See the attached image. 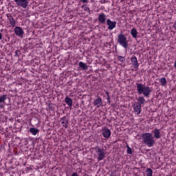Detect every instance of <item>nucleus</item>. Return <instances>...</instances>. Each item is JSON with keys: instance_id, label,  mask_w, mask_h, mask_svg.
<instances>
[{"instance_id": "obj_1", "label": "nucleus", "mask_w": 176, "mask_h": 176, "mask_svg": "<svg viewBox=\"0 0 176 176\" xmlns=\"http://www.w3.org/2000/svg\"><path fill=\"white\" fill-rule=\"evenodd\" d=\"M136 88L138 94H142L144 97H146L147 98H148L149 96H151V94L153 90L152 87H149L148 85L138 82L136 83Z\"/></svg>"}, {"instance_id": "obj_2", "label": "nucleus", "mask_w": 176, "mask_h": 176, "mask_svg": "<svg viewBox=\"0 0 176 176\" xmlns=\"http://www.w3.org/2000/svg\"><path fill=\"white\" fill-rule=\"evenodd\" d=\"M142 139L143 144L146 145V146H148V148L154 146L155 144H156V142L155 141V137H153V135H152L151 133H142Z\"/></svg>"}, {"instance_id": "obj_3", "label": "nucleus", "mask_w": 176, "mask_h": 176, "mask_svg": "<svg viewBox=\"0 0 176 176\" xmlns=\"http://www.w3.org/2000/svg\"><path fill=\"white\" fill-rule=\"evenodd\" d=\"M117 42L120 46L124 47V49H127V47H129V41H127V38L123 33H120L118 35Z\"/></svg>"}, {"instance_id": "obj_4", "label": "nucleus", "mask_w": 176, "mask_h": 176, "mask_svg": "<svg viewBox=\"0 0 176 176\" xmlns=\"http://www.w3.org/2000/svg\"><path fill=\"white\" fill-rule=\"evenodd\" d=\"M18 6H21L23 9H25L28 6L30 0H14Z\"/></svg>"}, {"instance_id": "obj_5", "label": "nucleus", "mask_w": 176, "mask_h": 176, "mask_svg": "<svg viewBox=\"0 0 176 176\" xmlns=\"http://www.w3.org/2000/svg\"><path fill=\"white\" fill-rule=\"evenodd\" d=\"M14 34L16 35V36H19V38H23V36L24 35V30L23 28L16 26L14 28Z\"/></svg>"}, {"instance_id": "obj_6", "label": "nucleus", "mask_w": 176, "mask_h": 176, "mask_svg": "<svg viewBox=\"0 0 176 176\" xmlns=\"http://www.w3.org/2000/svg\"><path fill=\"white\" fill-rule=\"evenodd\" d=\"M107 20H108L107 19V14L104 13L99 14L98 21L99 23H100V24H105V23H107Z\"/></svg>"}, {"instance_id": "obj_7", "label": "nucleus", "mask_w": 176, "mask_h": 176, "mask_svg": "<svg viewBox=\"0 0 176 176\" xmlns=\"http://www.w3.org/2000/svg\"><path fill=\"white\" fill-rule=\"evenodd\" d=\"M161 129H154V130L152 131V133H153V136L154 138H155V140H160V138H162V133H160Z\"/></svg>"}, {"instance_id": "obj_8", "label": "nucleus", "mask_w": 176, "mask_h": 176, "mask_svg": "<svg viewBox=\"0 0 176 176\" xmlns=\"http://www.w3.org/2000/svg\"><path fill=\"white\" fill-rule=\"evenodd\" d=\"M107 24L108 25V30H112L113 28H116V21H112L111 19H107Z\"/></svg>"}, {"instance_id": "obj_9", "label": "nucleus", "mask_w": 176, "mask_h": 176, "mask_svg": "<svg viewBox=\"0 0 176 176\" xmlns=\"http://www.w3.org/2000/svg\"><path fill=\"white\" fill-rule=\"evenodd\" d=\"M94 104L96 108H100V107H102V99L98 96L96 99H94Z\"/></svg>"}, {"instance_id": "obj_10", "label": "nucleus", "mask_w": 176, "mask_h": 176, "mask_svg": "<svg viewBox=\"0 0 176 176\" xmlns=\"http://www.w3.org/2000/svg\"><path fill=\"white\" fill-rule=\"evenodd\" d=\"M131 61L132 65H133L134 68L138 70V67H140V64H138V60L137 59L136 56H132L131 58Z\"/></svg>"}, {"instance_id": "obj_11", "label": "nucleus", "mask_w": 176, "mask_h": 176, "mask_svg": "<svg viewBox=\"0 0 176 176\" xmlns=\"http://www.w3.org/2000/svg\"><path fill=\"white\" fill-rule=\"evenodd\" d=\"M133 109L134 112L136 113V115H140V113H141V105L137 103V102L133 103Z\"/></svg>"}, {"instance_id": "obj_12", "label": "nucleus", "mask_w": 176, "mask_h": 176, "mask_svg": "<svg viewBox=\"0 0 176 176\" xmlns=\"http://www.w3.org/2000/svg\"><path fill=\"white\" fill-rule=\"evenodd\" d=\"M102 136L104 138H109L111 137V131L105 127L104 129H102Z\"/></svg>"}, {"instance_id": "obj_13", "label": "nucleus", "mask_w": 176, "mask_h": 176, "mask_svg": "<svg viewBox=\"0 0 176 176\" xmlns=\"http://www.w3.org/2000/svg\"><path fill=\"white\" fill-rule=\"evenodd\" d=\"M60 122L63 126V127H65V129H68V123H69V122H68V118H67V116H64L62 118H60Z\"/></svg>"}, {"instance_id": "obj_14", "label": "nucleus", "mask_w": 176, "mask_h": 176, "mask_svg": "<svg viewBox=\"0 0 176 176\" xmlns=\"http://www.w3.org/2000/svg\"><path fill=\"white\" fill-rule=\"evenodd\" d=\"M78 67L82 70V71H87L89 69V66H87V64L80 62L78 63Z\"/></svg>"}, {"instance_id": "obj_15", "label": "nucleus", "mask_w": 176, "mask_h": 176, "mask_svg": "<svg viewBox=\"0 0 176 176\" xmlns=\"http://www.w3.org/2000/svg\"><path fill=\"white\" fill-rule=\"evenodd\" d=\"M10 100V98L8 97V95L4 94L0 96V108H2L3 105L1 104L2 103L5 104V100L8 99Z\"/></svg>"}, {"instance_id": "obj_16", "label": "nucleus", "mask_w": 176, "mask_h": 176, "mask_svg": "<svg viewBox=\"0 0 176 176\" xmlns=\"http://www.w3.org/2000/svg\"><path fill=\"white\" fill-rule=\"evenodd\" d=\"M65 101L66 102V104H67L68 107L69 108H72V104H73V101H72V98L67 96L65 98Z\"/></svg>"}, {"instance_id": "obj_17", "label": "nucleus", "mask_w": 176, "mask_h": 176, "mask_svg": "<svg viewBox=\"0 0 176 176\" xmlns=\"http://www.w3.org/2000/svg\"><path fill=\"white\" fill-rule=\"evenodd\" d=\"M131 35L133 38H134V39H136V38L138 36V32L137 31V29L133 28L131 30Z\"/></svg>"}, {"instance_id": "obj_18", "label": "nucleus", "mask_w": 176, "mask_h": 176, "mask_svg": "<svg viewBox=\"0 0 176 176\" xmlns=\"http://www.w3.org/2000/svg\"><path fill=\"white\" fill-rule=\"evenodd\" d=\"M8 19L10 21V24L12 26V27H15L16 25V21H14V19L13 18V16L12 15L8 16Z\"/></svg>"}, {"instance_id": "obj_19", "label": "nucleus", "mask_w": 176, "mask_h": 176, "mask_svg": "<svg viewBox=\"0 0 176 176\" xmlns=\"http://www.w3.org/2000/svg\"><path fill=\"white\" fill-rule=\"evenodd\" d=\"M137 104L140 106L144 105V104H145V98H144V96H140L138 99Z\"/></svg>"}, {"instance_id": "obj_20", "label": "nucleus", "mask_w": 176, "mask_h": 176, "mask_svg": "<svg viewBox=\"0 0 176 176\" xmlns=\"http://www.w3.org/2000/svg\"><path fill=\"white\" fill-rule=\"evenodd\" d=\"M106 153H99L98 154V162H100V160H104V159H105L106 157Z\"/></svg>"}, {"instance_id": "obj_21", "label": "nucleus", "mask_w": 176, "mask_h": 176, "mask_svg": "<svg viewBox=\"0 0 176 176\" xmlns=\"http://www.w3.org/2000/svg\"><path fill=\"white\" fill-rule=\"evenodd\" d=\"M30 133H31V134H32L33 135H36L38 133H39V129L36 128H30Z\"/></svg>"}, {"instance_id": "obj_22", "label": "nucleus", "mask_w": 176, "mask_h": 176, "mask_svg": "<svg viewBox=\"0 0 176 176\" xmlns=\"http://www.w3.org/2000/svg\"><path fill=\"white\" fill-rule=\"evenodd\" d=\"M145 173L146 176H152L153 175V170L151 168H148Z\"/></svg>"}, {"instance_id": "obj_23", "label": "nucleus", "mask_w": 176, "mask_h": 176, "mask_svg": "<svg viewBox=\"0 0 176 176\" xmlns=\"http://www.w3.org/2000/svg\"><path fill=\"white\" fill-rule=\"evenodd\" d=\"M160 82L161 83V86H166V85H167V80L164 77H162V78H160Z\"/></svg>"}, {"instance_id": "obj_24", "label": "nucleus", "mask_w": 176, "mask_h": 176, "mask_svg": "<svg viewBox=\"0 0 176 176\" xmlns=\"http://www.w3.org/2000/svg\"><path fill=\"white\" fill-rule=\"evenodd\" d=\"M96 152L97 153V155H100V153H105V151H104V149L100 147H96Z\"/></svg>"}, {"instance_id": "obj_25", "label": "nucleus", "mask_w": 176, "mask_h": 176, "mask_svg": "<svg viewBox=\"0 0 176 176\" xmlns=\"http://www.w3.org/2000/svg\"><path fill=\"white\" fill-rule=\"evenodd\" d=\"M126 152L128 155H132L133 154V151L131 150V148L129 146V144L126 145Z\"/></svg>"}, {"instance_id": "obj_26", "label": "nucleus", "mask_w": 176, "mask_h": 176, "mask_svg": "<svg viewBox=\"0 0 176 176\" xmlns=\"http://www.w3.org/2000/svg\"><path fill=\"white\" fill-rule=\"evenodd\" d=\"M118 61H120V63H124L126 61V58H124V57H123L122 56H119L118 57Z\"/></svg>"}, {"instance_id": "obj_27", "label": "nucleus", "mask_w": 176, "mask_h": 176, "mask_svg": "<svg viewBox=\"0 0 176 176\" xmlns=\"http://www.w3.org/2000/svg\"><path fill=\"white\" fill-rule=\"evenodd\" d=\"M48 107H49L50 111H54V107H53V104L50 103Z\"/></svg>"}, {"instance_id": "obj_28", "label": "nucleus", "mask_w": 176, "mask_h": 176, "mask_svg": "<svg viewBox=\"0 0 176 176\" xmlns=\"http://www.w3.org/2000/svg\"><path fill=\"white\" fill-rule=\"evenodd\" d=\"M107 102L108 104H111V98L109 97V96L108 95L107 98Z\"/></svg>"}, {"instance_id": "obj_29", "label": "nucleus", "mask_w": 176, "mask_h": 176, "mask_svg": "<svg viewBox=\"0 0 176 176\" xmlns=\"http://www.w3.org/2000/svg\"><path fill=\"white\" fill-rule=\"evenodd\" d=\"M81 2H82L83 3H88L89 1H87V0H81Z\"/></svg>"}, {"instance_id": "obj_30", "label": "nucleus", "mask_w": 176, "mask_h": 176, "mask_svg": "<svg viewBox=\"0 0 176 176\" xmlns=\"http://www.w3.org/2000/svg\"><path fill=\"white\" fill-rule=\"evenodd\" d=\"M19 53L20 54V51H16L15 52V56H17L19 57Z\"/></svg>"}, {"instance_id": "obj_31", "label": "nucleus", "mask_w": 176, "mask_h": 176, "mask_svg": "<svg viewBox=\"0 0 176 176\" xmlns=\"http://www.w3.org/2000/svg\"><path fill=\"white\" fill-rule=\"evenodd\" d=\"M100 2V3H106V1L105 0H101Z\"/></svg>"}, {"instance_id": "obj_32", "label": "nucleus", "mask_w": 176, "mask_h": 176, "mask_svg": "<svg viewBox=\"0 0 176 176\" xmlns=\"http://www.w3.org/2000/svg\"><path fill=\"white\" fill-rule=\"evenodd\" d=\"M0 41H2V33H0Z\"/></svg>"}, {"instance_id": "obj_33", "label": "nucleus", "mask_w": 176, "mask_h": 176, "mask_svg": "<svg viewBox=\"0 0 176 176\" xmlns=\"http://www.w3.org/2000/svg\"><path fill=\"white\" fill-rule=\"evenodd\" d=\"M106 94H107V97H108V96H109V93L108 91H106Z\"/></svg>"}, {"instance_id": "obj_34", "label": "nucleus", "mask_w": 176, "mask_h": 176, "mask_svg": "<svg viewBox=\"0 0 176 176\" xmlns=\"http://www.w3.org/2000/svg\"><path fill=\"white\" fill-rule=\"evenodd\" d=\"M78 113H80L81 111L80 110H78Z\"/></svg>"}, {"instance_id": "obj_35", "label": "nucleus", "mask_w": 176, "mask_h": 176, "mask_svg": "<svg viewBox=\"0 0 176 176\" xmlns=\"http://www.w3.org/2000/svg\"><path fill=\"white\" fill-rule=\"evenodd\" d=\"M36 140H39V138H37L36 139Z\"/></svg>"}]
</instances>
